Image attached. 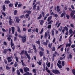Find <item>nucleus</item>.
Wrapping results in <instances>:
<instances>
[{
	"label": "nucleus",
	"mask_w": 75,
	"mask_h": 75,
	"mask_svg": "<svg viewBox=\"0 0 75 75\" xmlns=\"http://www.w3.org/2000/svg\"><path fill=\"white\" fill-rule=\"evenodd\" d=\"M18 36L19 38H22L21 40L23 43L26 42V41H27V35H25L23 36H21V35H19Z\"/></svg>",
	"instance_id": "nucleus-1"
},
{
	"label": "nucleus",
	"mask_w": 75,
	"mask_h": 75,
	"mask_svg": "<svg viewBox=\"0 0 75 75\" xmlns=\"http://www.w3.org/2000/svg\"><path fill=\"white\" fill-rule=\"evenodd\" d=\"M24 54L27 57L28 59V62H30V59H31V57H30V56H29L28 54V53H27V51H25V53H24Z\"/></svg>",
	"instance_id": "nucleus-2"
},
{
	"label": "nucleus",
	"mask_w": 75,
	"mask_h": 75,
	"mask_svg": "<svg viewBox=\"0 0 75 75\" xmlns=\"http://www.w3.org/2000/svg\"><path fill=\"white\" fill-rule=\"evenodd\" d=\"M52 72L53 73L55 74H60L59 71L57 69H53L52 71Z\"/></svg>",
	"instance_id": "nucleus-3"
},
{
	"label": "nucleus",
	"mask_w": 75,
	"mask_h": 75,
	"mask_svg": "<svg viewBox=\"0 0 75 75\" xmlns=\"http://www.w3.org/2000/svg\"><path fill=\"white\" fill-rule=\"evenodd\" d=\"M32 45L33 50H34V53H35V54H37V48H36V46H35V45L33 44H32Z\"/></svg>",
	"instance_id": "nucleus-4"
},
{
	"label": "nucleus",
	"mask_w": 75,
	"mask_h": 75,
	"mask_svg": "<svg viewBox=\"0 0 75 75\" xmlns=\"http://www.w3.org/2000/svg\"><path fill=\"white\" fill-rule=\"evenodd\" d=\"M50 32H48L47 33V32H46L45 33V36L44 38H45L46 39L47 37V36H49L50 35H51L50 34Z\"/></svg>",
	"instance_id": "nucleus-5"
},
{
	"label": "nucleus",
	"mask_w": 75,
	"mask_h": 75,
	"mask_svg": "<svg viewBox=\"0 0 75 75\" xmlns=\"http://www.w3.org/2000/svg\"><path fill=\"white\" fill-rule=\"evenodd\" d=\"M23 69L25 72H26V73L27 72V71H30L29 68H27V67H24Z\"/></svg>",
	"instance_id": "nucleus-6"
},
{
	"label": "nucleus",
	"mask_w": 75,
	"mask_h": 75,
	"mask_svg": "<svg viewBox=\"0 0 75 75\" xmlns=\"http://www.w3.org/2000/svg\"><path fill=\"white\" fill-rule=\"evenodd\" d=\"M15 19L16 20V23H20V19H19V17H18V16L17 17H16Z\"/></svg>",
	"instance_id": "nucleus-7"
},
{
	"label": "nucleus",
	"mask_w": 75,
	"mask_h": 75,
	"mask_svg": "<svg viewBox=\"0 0 75 75\" xmlns=\"http://www.w3.org/2000/svg\"><path fill=\"white\" fill-rule=\"evenodd\" d=\"M11 31H12V34H14V32H15V28L14 27H11Z\"/></svg>",
	"instance_id": "nucleus-8"
},
{
	"label": "nucleus",
	"mask_w": 75,
	"mask_h": 75,
	"mask_svg": "<svg viewBox=\"0 0 75 75\" xmlns=\"http://www.w3.org/2000/svg\"><path fill=\"white\" fill-rule=\"evenodd\" d=\"M65 15H66V13L65 12H64L63 13H62L60 16V17H63L64 16H65Z\"/></svg>",
	"instance_id": "nucleus-9"
},
{
	"label": "nucleus",
	"mask_w": 75,
	"mask_h": 75,
	"mask_svg": "<svg viewBox=\"0 0 75 75\" xmlns=\"http://www.w3.org/2000/svg\"><path fill=\"white\" fill-rule=\"evenodd\" d=\"M11 59V57H7V59L8 60V62H11L12 61V59Z\"/></svg>",
	"instance_id": "nucleus-10"
},
{
	"label": "nucleus",
	"mask_w": 75,
	"mask_h": 75,
	"mask_svg": "<svg viewBox=\"0 0 75 75\" xmlns=\"http://www.w3.org/2000/svg\"><path fill=\"white\" fill-rule=\"evenodd\" d=\"M39 55L40 57H42L44 55V52L42 51H40L39 52Z\"/></svg>",
	"instance_id": "nucleus-11"
},
{
	"label": "nucleus",
	"mask_w": 75,
	"mask_h": 75,
	"mask_svg": "<svg viewBox=\"0 0 75 75\" xmlns=\"http://www.w3.org/2000/svg\"><path fill=\"white\" fill-rule=\"evenodd\" d=\"M39 21H41L40 23V24L41 25H43V24L44 23V20H39Z\"/></svg>",
	"instance_id": "nucleus-12"
},
{
	"label": "nucleus",
	"mask_w": 75,
	"mask_h": 75,
	"mask_svg": "<svg viewBox=\"0 0 75 75\" xmlns=\"http://www.w3.org/2000/svg\"><path fill=\"white\" fill-rule=\"evenodd\" d=\"M61 9L59 8V6H57V12H59Z\"/></svg>",
	"instance_id": "nucleus-13"
},
{
	"label": "nucleus",
	"mask_w": 75,
	"mask_h": 75,
	"mask_svg": "<svg viewBox=\"0 0 75 75\" xmlns=\"http://www.w3.org/2000/svg\"><path fill=\"white\" fill-rule=\"evenodd\" d=\"M11 48H12V47H13V46H14V43H13V40L12 39H11Z\"/></svg>",
	"instance_id": "nucleus-14"
},
{
	"label": "nucleus",
	"mask_w": 75,
	"mask_h": 75,
	"mask_svg": "<svg viewBox=\"0 0 75 75\" xmlns=\"http://www.w3.org/2000/svg\"><path fill=\"white\" fill-rule=\"evenodd\" d=\"M5 4H9L10 3V1L9 0H5V1L4 2Z\"/></svg>",
	"instance_id": "nucleus-15"
},
{
	"label": "nucleus",
	"mask_w": 75,
	"mask_h": 75,
	"mask_svg": "<svg viewBox=\"0 0 75 75\" xmlns=\"http://www.w3.org/2000/svg\"><path fill=\"white\" fill-rule=\"evenodd\" d=\"M69 33L70 35L73 33V30H72V29H70L69 30Z\"/></svg>",
	"instance_id": "nucleus-16"
},
{
	"label": "nucleus",
	"mask_w": 75,
	"mask_h": 75,
	"mask_svg": "<svg viewBox=\"0 0 75 75\" xmlns=\"http://www.w3.org/2000/svg\"><path fill=\"white\" fill-rule=\"evenodd\" d=\"M23 75H32V73H30L29 72H27L26 73L24 74Z\"/></svg>",
	"instance_id": "nucleus-17"
},
{
	"label": "nucleus",
	"mask_w": 75,
	"mask_h": 75,
	"mask_svg": "<svg viewBox=\"0 0 75 75\" xmlns=\"http://www.w3.org/2000/svg\"><path fill=\"white\" fill-rule=\"evenodd\" d=\"M8 52V50L7 49H5L4 50V54H6Z\"/></svg>",
	"instance_id": "nucleus-18"
},
{
	"label": "nucleus",
	"mask_w": 75,
	"mask_h": 75,
	"mask_svg": "<svg viewBox=\"0 0 75 75\" xmlns=\"http://www.w3.org/2000/svg\"><path fill=\"white\" fill-rule=\"evenodd\" d=\"M52 19V16H50V17H49L47 21L48 22H49L50 21V20H51Z\"/></svg>",
	"instance_id": "nucleus-19"
},
{
	"label": "nucleus",
	"mask_w": 75,
	"mask_h": 75,
	"mask_svg": "<svg viewBox=\"0 0 75 75\" xmlns=\"http://www.w3.org/2000/svg\"><path fill=\"white\" fill-rule=\"evenodd\" d=\"M42 15H41V14H40L39 17L37 18V20H40V19H41V18H42Z\"/></svg>",
	"instance_id": "nucleus-20"
},
{
	"label": "nucleus",
	"mask_w": 75,
	"mask_h": 75,
	"mask_svg": "<svg viewBox=\"0 0 75 75\" xmlns=\"http://www.w3.org/2000/svg\"><path fill=\"white\" fill-rule=\"evenodd\" d=\"M71 44H70V43H69V44L68 43H67L66 45V47L67 48V47H71Z\"/></svg>",
	"instance_id": "nucleus-21"
},
{
	"label": "nucleus",
	"mask_w": 75,
	"mask_h": 75,
	"mask_svg": "<svg viewBox=\"0 0 75 75\" xmlns=\"http://www.w3.org/2000/svg\"><path fill=\"white\" fill-rule=\"evenodd\" d=\"M52 43H51L50 44L49 43L48 45V47L50 48H51L52 47Z\"/></svg>",
	"instance_id": "nucleus-22"
},
{
	"label": "nucleus",
	"mask_w": 75,
	"mask_h": 75,
	"mask_svg": "<svg viewBox=\"0 0 75 75\" xmlns=\"http://www.w3.org/2000/svg\"><path fill=\"white\" fill-rule=\"evenodd\" d=\"M26 12L28 14H31V11L30 10H27L26 11Z\"/></svg>",
	"instance_id": "nucleus-23"
},
{
	"label": "nucleus",
	"mask_w": 75,
	"mask_h": 75,
	"mask_svg": "<svg viewBox=\"0 0 75 75\" xmlns=\"http://www.w3.org/2000/svg\"><path fill=\"white\" fill-rule=\"evenodd\" d=\"M37 7V4H35L33 6V10H35L36 9V7Z\"/></svg>",
	"instance_id": "nucleus-24"
},
{
	"label": "nucleus",
	"mask_w": 75,
	"mask_h": 75,
	"mask_svg": "<svg viewBox=\"0 0 75 75\" xmlns=\"http://www.w3.org/2000/svg\"><path fill=\"white\" fill-rule=\"evenodd\" d=\"M57 65L58 66L59 68V69H61V68H62V66L61 65L59 64H58V63H57Z\"/></svg>",
	"instance_id": "nucleus-25"
},
{
	"label": "nucleus",
	"mask_w": 75,
	"mask_h": 75,
	"mask_svg": "<svg viewBox=\"0 0 75 75\" xmlns=\"http://www.w3.org/2000/svg\"><path fill=\"white\" fill-rule=\"evenodd\" d=\"M57 54V51H55L54 52V54H53V56L52 57V58H54V57H56V56H57V55H56V54Z\"/></svg>",
	"instance_id": "nucleus-26"
},
{
	"label": "nucleus",
	"mask_w": 75,
	"mask_h": 75,
	"mask_svg": "<svg viewBox=\"0 0 75 75\" xmlns=\"http://www.w3.org/2000/svg\"><path fill=\"white\" fill-rule=\"evenodd\" d=\"M63 28L65 31H67L68 30V28L67 26H65Z\"/></svg>",
	"instance_id": "nucleus-27"
},
{
	"label": "nucleus",
	"mask_w": 75,
	"mask_h": 75,
	"mask_svg": "<svg viewBox=\"0 0 75 75\" xmlns=\"http://www.w3.org/2000/svg\"><path fill=\"white\" fill-rule=\"evenodd\" d=\"M2 8L3 9V11H6V6L5 5H4L2 6Z\"/></svg>",
	"instance_id": "nucleus-28"
},
{
	"label": "nucleus",
	"mask_w": 75,
	"mask_h": 75,
	"mask_svg": "<svg viewBox=\"0 0 75 75\" xmlns=\"http://www.w3.org/2000/svg\"><path fill=\"white\" fill-rule=\"evenodd\" d=\"M14 15H15V16H16V15L17 14V12H18V11L17 10H15V11H14Z\"/></svg>",
	"instance_id": "nucleus-29"
},
{
	"label": "nucleus",
	"mask_w": 75,
	"mask_h": 75,
	"mask_svg": "<svg viewBox=\"0 0 75 75\" xmlns=\"http://www.w3.org/2000/svg\"><path fill=\"white\" fill-rule=\"evenodd\" d=\"M25 51V50H23L20 53V54L21 55H23L24 54V52H25V51Z\"/></svg>",
	"instance_id": "nucleus-30"
},
{
	"label": "nucleus",
	"mask_w": 75,
	"mask_h": 75,
	"mask_svg": "<svg viewBox=\"0 0 75 75\" xmlns=\"http://www.w3.org/2000/svg\"><path fill=\"white\" fill-rule=\"evenodd\" d=\"M18 66V63L17 62H16L14 64V66L15 68H16Z\"/></svg>",
	"instance_id": "nucleus-31"
},
{
	"label": "nucleus",
	"mask_w": 75,
	"mask_h": 75,
	"mask_svg": "<svg viewBox=\"0 0 75 75\" xmlns=\"http://www.w3.org/2000/svg\"><path fill=\"white\" fill-rule=\"evenodd\" d=\"M36 44H37L39 45V46L40 45V42L39 40H38V41H36Z\"/></svg>",
	"instance_id": "nucleus-32"
},
{
	"label": "nucleus",
	"mask_w": 75,
	"mask_h": 75,
	"mask_svg": "<svg viewBox=\"0 0 75 75\" xmlns=\"http://www.w3.org/2000/svg\"><path fill=\"white\" fill-rule=\"evenodd\" d=\"M52 35H54V34H55V33L54 32V30L53 29L52 30Z\"/></svg>",
	"instance_id": "nucleus-33"
},
{
	"label": "nucleus",
	"mask_w": 75,
	"mask_h": 75,
	"mask_svg": "<svg viewBox=\"0 0 75 75\" xmlns=\"http://www.w3.org/2000/svg\"><path fill=\"white\" fill-rule=\"evenodd\" d=\"M42 33H44V29L43 28L42 29L41 31L39 33V34L40 35L42 34Z\"/></svg>",
	"instance_id": "nucleus-34"
},
{
	"label": "nucleus",
	"mask_w": 75,
	"mask_h": 75,
	"mask_svg": "<svg viewBox=\"0 0 75 75\" xmlns=\"http://www.w3.org/2000/svg\"><path fill=\"white\" fill-rule=\"evenodd\" d=\"M21 62L22 63V65L23 66H25V64L24 63V62L23 61V60H21Z\"/></svg>",
	"instance_id": "nucleus-35"
},
{
	"label": "nucleus",
	"mask_w": 75,
	"mask_h": 75,
	"mask_svg": "<svg viewBox=\"0 0 75 75\" xmlns=\"http://www.w3.org/2000/svg\"><path fill=\"white\" fill-rule=\"evenodd\" d=\"M17 31L18 32H19V33H21V31L20 30V28L18 26Z\"/></svg>",
	"instance_id": "nucleus-36"
},
{
	"label": "nucleus",
	"mask_w": 75,
	"mask_h": 75,
	"mask_svg": "<svg viewBox=\"0 0 75 75\" xmlns=\"http://www.w3.org/2000/svg\"><path fill=\"white\" fill-rule=\"evenodd\" d=\"M17 74L18 75H20V72L19 71V70H17Z\"/></svg>",
	"instance_id": "nucleus-37"
},
{
	"label": "nucleus",
	"mask_w": 75,
	"mask_h": 75,
	"mask_svg": "<svg viewBox=\"0 0 75 75\" xmlns=\"http://www.w3.org/2000/svg\"><path fill=\"white\" fill-rule=\"evenodd\" d=\"M53 15L55 17H56V18H57V17L58 16V15L57 14H54V13L53 14Z\"/></svg>",
	"instance_id": "nucleus-38"
},
{
	"label": "nucleus",
	"mask_w": 75,
	"mask_h": 75,
	"mask_svg": "<svg viewBox=\"0 0 75 75\" xmlns=\"http://www.w3.org/2000/svg\"><path fill=\"white\" fill-rule=\"evenodd\" d=\"M12 21H9V23L10 25H12Z\"/></svg>",
	"instance_id": "nucleus-39"
},
{
	"label": "nucleus",
	"mask_w": 75,
	"mask_h": 75,
	"mask_svg": "<svg viewBox=\"0 0 75 75\" xmlns=\"http://www.w3.org/2000/svg\"><path fill=\"white\" fill-rule=\"evenodd\" d=\"M42 44L44 45H47V43L45 42H44L42 43Z\"/></svg>",
	"instance_id": "nucleus-40"
},
{
	"label": "nucleus",
	"mask_w": 75,
	"mask_h": 75,
	"mask_svg": "<svg viewBox=\"0 0 75 75\" xmlns=\"http://www.w3.org/2000/svg\"><path fill=\"white\" fill-rule=\"evenodd\" d=\"M53 22V21L52 20L50 21L48 23V25H49V24H52V23Z\"/></svg>",
	"instance_id": "nucleus-41"
},
{
	"label": "nucleus",
	"mask_w": 75,
	"mask_h": 75,
	"mask_svg": "<svg viewBox=\"0 0 75 75\" xmlns=\"http://www.w3.org/2000/svg\"><path fill=\"white\" fill-rule=\"evenodd\" d=\"M40 6L38 5L37 6V8H36L37 10H40Z\"/></svg>",
	"instance_id": "nucleus-42"
},
{
	"label": "nucleus",
	"mask_w": 75,
	"mask_h": 75,
	"mask_svg": "<svg viewBox=\"0 0 75 75\" xmlns=\"http://www.w3.org/2000/svg\"><path fill=\"white\" fill-rule=\"evenodd\" d=\"M72 72L74 75H75V70L74 69H73L72 70Z\"/></svg>",
	"instance_id": "nucleus-43"
},
{
	"label": "nucleus",
	"mask_w": 75,
	"mask_h": 75,
	"mask_svg": "<svg viewBox=\"0 0 75 75\" xmlns=\"http://www.w3.org/2000/svg\"><path fill=\"white\" fill-rule=\"evenodd\" d=\"M74 13H73L71 12L70 14V16L71 18H72V17H73V16H74Z\"/></svg>",
	"instance_id": "nucleus-44"
},
{
	"label": "nucleus",
	"mask_w": 75,
	"mask_h": 75,
	"mask_svg": "<svg viewBox=\"0 0 75 75\" xmlns=\"http://www.w3.org/2000/svg\"><path fill=\"white\" fill-rule=\"evenodd\" d=\"M51 28V25H49L47 26V28L50 29Z\"/></svg>",
	"instance_id": "nucleus-45"
},
{
	"label": "nucleus",
	"mask_w": 75,
	"mask_h": 75,
	"mask_svg": "<svg viewBox=\"0 0 75 75\" xmlns=\"http://www.w3.org/2000/svg\"><path fill=\"white\" fill-rule=\"evenodd\" d=\"M19 71H20L21 73H22V74H23V73H24V72H23V69H19Z\"/></svg>",
	"instance_id": "nucleus-46"
},
{
	"label": "nucleus",
	"mask_w": 75,
	"mask_h": 75,
	"mask_svg": "<svg viewBox=\"0 0 75 75\" xmlns=\"http://www.w3.org/2000/svg\"><path fill=\"white\" fill-rule=\"evenodd\" d=\"M3 44L4 45H5L6 46L7 45V42L6 41L4 42Z\"/></svg>",
	"instance_id": "nucleus-47"
},
{
	"label": "nucleus",
	"mask_w": 75,
	"mask_h": 75,
	"mask_svg": "<svg viewBox=\"0 0 75 75\" xmlns=\"http://www.w3.org/2000/svg\"><path fill=\"white\" fill-rule=\"evenodd\" d=\"M13 4L11 3L9 5V7H13Z\"/></svg>",
	"instance_id": "nucleus-48"
},
{
	"label": "nucleus",
	"mask_w": 75,
	"mask_h": 75,
	"mask_svg": "<svg viewBox=\"0 0 75 75\" xmlns=\"http://www.w3.org/2000/svg\"><path fill=\"white\" fill-rule=\"evenodd\" d=\"M41 14L43 17H44V16H45V13L43 11H42L41 13Z\"/></svg>",
	"instance_id": "nucleus-49"
},
{
	"label": "nucleus",
	"mask_w": 75,
	"mask_h": 75,
	"mask_svg": "<svg viewBox=\"0 0 75 75\" xmlns=\"http://www.w3.org/2000/svg\"><path fill=\"white\" fill-rule=\"evenodd\" d=\"M18 4V3L17 2H16V3L15 4V7H17V5Z\"/></svg>",
	"instance_id": "nucleus-50"
},
{
	"label": "nucleus",
	"mask_w": 75,
	"mask_h": 75,
	"mask_svg": "<svg viewBox=\"0 0 75 75\" xmlns=\"http://www.w3.org/2000/svg\"><path fill=\"white\" fill-rule=\"evenodd\" d=\"M29 16H30L29 14L27 13V14H26L25 16L26 18H28V17H29Z\"/></svg>",
	"instance_id": "nucleus-51"
},
{
	"label": "nucleus",
	"mask_w": 75,
	"mask_h": 75,
	"mask_svg": "<svg viewBox=\"0 0 75 75\" xmlns=\"http://www.w3.org/2000/svg\"><path fill=\"white\" fill-rule=\"evenodd\" d=\"M69 44H70L71 45V44L72 43V41H71V38L69 39Z\"/></svg>",
	"instance_id": "nucleus-52"
},
{
	"label": "nucleus",
	"mask_w": 75,
	"mask_h": 75,
	"mask_svg": "<svg viewBox=\"0 0 75 75\" xmlns=\"http://www.w3.org/2000/svg\"><path fill=\"white\" fill-rule=\"evenodd\" d=\"M6 69L7 70L10 69V68L8 66H6Z\"/></svg>",
	"instance_id": "nucleus-53"
},
{
	"label": "nucleus",
	"mask_w": 75,
	"mask_h": 75,
	"mask_svg": "<svg viewBox=\"0 0 75 75\" xmlns=\"http://www.w3.org/2000/svg\"><path fill=\"white\" fill-rule=\"evenodd\" d=\"M66 17H67V19H69V15L68 14H66Z\"/></svg>",
	"instance_id": "nucleus-54"
},
{
	"label": "nucleus",
	"mask_w": 75,
	"mask_h": 75,
	"mask_svg": "<svg viewBox=\"0 0 75 75\" xmlns=\"http://www.w3.org/2000/svg\"><path fill=\"white\" fill-rule=\"evenodd\" d=\"M32 71L35 74H36V69H34Z\"/></svg>",
	"instance_id": "nucleus-55"
},
{
	"label": "nucleus",
	"mask_w": 75,
	"mask_h": 75,
	"mask_svg": "<svg viewBox=\"0 0 75 75\" xmlns=\"http://www.w3.org/2000/svg\"><path fill=\"white\" fill-rule=\"evenodd\" d=\"M62 35H61L59 39V41H61V39H62Z\"/></svg>",
	"instance_id": "nucleus-56"
},
{
	"label": "nucleus",
	"mask_w": 75,
	"mask_h": 75,
	"mask_svg": "<svg viewBox=\"0 0 75 75\" xmlns=\"http://www.w3.org/2000/svg\"><path fill=\"white\" fill-rule=\"evenodd\" d=\"M62 66H64V65H65V62L64 61H63L62 62Z\"/></svg>",
	"instance_id": "nucleus-57"
},
{
	"label": "nucleus",
	"mask_w": 75,
	"mask_h": 75,
	"mask_svg": "<svg viewBox=\"0 0 75 75\" xmlns=\"http://www.w3.org/2000/svg\"><path fill=\"white\" fill-rule=\"evenodd\" d=\"M71 48H75V44H74H74L72 45L71 46Z\"/></svg>",
	"instance_id": "nucleus-58"
},
{
	"label": "nucleus",
	"mask_w": 75,
	"mask_h": 75,
	"mask_svg": "<svg viewBox=\"0 0 75 75\" xmlns=\"http://www.w3.org/2000/svg\"><path fill=\"white\" fill-rule=\"evenodd\" d=\"M11 28H9V34L10 35V34H11Z\"/></svg>",
	"instance_id": "nucleus-59"
},
{
	"label": "nucleus",
	"mask_w": 75,
	"mask_h": 75,
	"mask_svg": "<svg viewBox=\"0 0 75 75\" xmlns=\"http://www.w3.org/2000/svg\"><path fill=\"white\" fill-rule=\"evenodd\" d=\"M15 58L16 59V62H18V57L16 56L15 57Z\"/></svg>",
	"instance_id": "nucleus-60"
},
{
	"label": "nucleus",
	"mask_w": 75,
	"mask_h": 75,
	"mask_svg": "<svg viewBox=\"0 0 75 75\" xmlns=\"http://www.w3.org/2000/svg\"><path fill=\"white\" fill-rule=\"evenodd\" d=\"M50 62H49L47 64V67L48 68H50Z\"/></svg>",
	"instance_id": "nucleus-61"
},
{
	"label": "nucleus",
	"mask_w": 75,
	"mask_h": 75,
	"mask_svg": "<svg viewBox=\"0 0 75 75\" xmlns=\"http://www.w3.org/2000/svg\"><path fill=\"white\" fill-rule=\"evenodd\" d=\"M21 6H22V4H19L18 5V7H20Z\"/></svg>",
	"instance_id": "nucleus-62"
},
{
	"label": "nucleus",
	"mask_w": 75,
	"mask_h": 75,
	"mask_svg": "<svg viewBox=\"0 0 75 75\" xmlns=\"http://www.w3.org/2000/svg\"><path fill=\"white\" fill-rule=\"evenodd\" d=\"M31 30H32V29L30 28V29H28V32L29 33H30L31 31Z\"/></svg>",
	"instance_id": "nucleus-63"
},
{
	"label": "nucleus",
	"mask_w": 75,
	"mask_h": 75,
	"mask_svg": "<svg viewBox=\"0 0 75 75\" xmlns=\"http://www.w3.org/2000/svg\"><path fill=\"white\" fill-rule=\"evenodd\" d=\"M55 51V48L53 47L52 49V51Z\"/></svg>",
	"instance_id": "nucleus-64"
}]
</instances>
